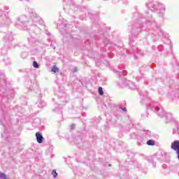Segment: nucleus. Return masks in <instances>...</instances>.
Instances as JSON below:
<instances>
[{
    "label": "nucleus",
    "instance_id": "1",
    "mask_svg": "<svg viewBox=\"0 0 179 179\" xmlns=\"http://www.w3.org/2000/svg\"><path fill=\"white\" fill-rule=\"evenodd\" d=\"M147 7L150 10H159V13H164L166 10L164 5L160 4L156 1H149L147 3Z\"/></svg>",
    "mask_w": 179,
    "mask_h": 179
},
{
    "label": "nucleus",
    "instance_id": "2",
    "mask_svg": "<svg viewBox=\"0 0 179 179\" xmlns=\"http://www.w3.org/2000/svg\"><path fill=\"white\" fill-rule=\"evenodd\" d=\"M151 110L157 113L159 117H167V113H166L164 109L162 108V106L158 102H155L151 106Z\"/></svg>",
    "mask_w": 179,
    "mask_h": 179
},
{
    "label": "nucleus",
    "instance_id": "3",
    "mask_svg": "<svg viewBox=\"0 0 179 179\" xmlns=\"http://www.w3.org/2000/svg\"><path fill=\"white\" fill-rule=\"evenodd\" d=\"M167 96L169 99H171L172 100H176V99H178V92L176 91H172L168 93Z\"/></svg>",
    "mask_w": 179,
    "mask_h": 179
},
{
    "label": "nucleus",
    "instance_id": "4",
    "mask_svg": "<svg viewBox=\"0 0 179 179\" xmlns=\"http://www.w3.org/2000/svg\"><path fill=\"white\" fill-rule=\"evenodd\" d=\"M36 141L38 143H43V141H44V137L39 132L36 133Z\"/></svg>",
    "mask_w": 179,
    "mask_h": 179
},
{
    "label": "nucleus",
    "instance_id": "5",
    "mask_svg": "<svg viewBox=\"0 0 179 179\" xmlns=\"http://www.w3.org/2000/svg\"><path fill=\"white\" fill-rule=\"evenodd\" d=\"M143 135L145 136V138H149L150 136V131H149V130H144Z\"/></svg>",
    "mask_w": 179,
    "mask_h": 179
},
{
    "label": "nucleus",
    "instance_id": "6",
    "mask_svg": "<svg viewBox=\"0 0 179 179\" xmlns=\"http://www.w3.org/2000/svg\"><path fill=\"white\" fill-rule=\"evenodd\" d=\"M98 92L100 96H103V94H104V92L103 91V87H99Z\"/></svg>",
    "mask_w": 179,
    "mask_h": 179
},
{
    "label": "nucleus",
    "instance_id": "7",
    "mask_svg": "<svg viewBox=\"0 0 179 179\" xmlns=\"http://www.w3.org/2000/svg\"><path fill=\"white\" fill-rule=\"evenodd\" d=\"M147 145L149 146H153V145H155V141L152 140H149L147 141Z\"/></svg>",
    "mask_w": 179,
    "mask_h": 179
},
{
    "label": "nucleus",
    "instance_id": "8",
    "mask_svg": "<svg viewBox=\"0 0 179 179\" xmlns=\"http://www.w3.org/2000/svg\"><path fill=\"white\" fill-rule=\"evenodd\" d=\"M0 178L1 179H8V176L3 173H0Z\"/></svg>",
    "mask_w": 179,
    "mask_h": 179
},
{
    "label": "nucleus",
    "instance_id": "9",
    "mask_svg": "<svg viewBox=\"0 0 179 179\" xmlns=\"http://www.w3.org/2000/svg\"><path fill=\"white\" fill-rule=\"evenodd\" d=\"M52 175L53 176L54 178H57V177L58 176V173H57V171H55V169L52 171Z\"/></svg>",
    "mask_w": 179,
    "mask_h": 179
},
{
    "label": "nucleus",
    "instance_id": "10",
    "mask_svg": "<svg viewBox=\"0 0 179 179\" xmlns=\"http://www.w3.org/2000/svg\"><path fill=\"white\" fill-rule=\"evenodd\" d=\"M59 71V69H58L56 66H53L52 68V72H58Z\"/></svg>",
    "mask_w": 179,
    "mask_h": 179
},
{
    "label": "nucleus",
    "instance_id": "11",
    "mask_svg": "<svg viewBox=\"0 0 179 179\" xmlns=\"http://www.w3.org/2000/svg\"><path fill=\"white\" fill-rule=\"evenodd\" d=\"M33 66L34 68H38L39 67L38 63H37V62H34Z\"/></svg>",
    "mask_w": 179,
    "mask_h": 179
},
{
    "label": "nucleus",
    "instance_id": "12",
    "mask_svg": "<svg viewBox=\"0 0 179 179\" xmlns=\"http://www.w3.org/2000/svg\"><path fill=\"white\" fill-rule=\"evenodd\" d=\"M158 50H159V51H162V50H163V45H159V46H158Z\"/></svg>",
    "mask_w": 179,
    "mask_h": 179
},
{
    "label": "nucleus",
    "instance_id": "13",
    "mask_svg": "<svg viewBox=\"0 0 179 179\" xmlns=\"http://www.w3.org/2000/svg\"><path fill=\"white\" fill-rule=\"evenodd\" d=\"M73 72H78V69L75 67L73 70Z\"/></svg>",
    "mask_w": 179,
    "mask_h": 179
},
{
    "label": "nucleus",
    "instance_id": "14",
    "mask_svg": "<svg viewBox=\"0 0 179 179\" xmlns=\"http://www.w3.org/2000/svg\"><path fill=\"white\" fill-rule=\"evenodd\" d=\"M71 129H75V124H71Z\"/></svg>",
    "mask_w": 179,
    "mask_h": 179
},
{
    "label": "nucleus",
    "instance_id": "15",
    "mask_svg": "<svg viewBox=\"0 0 179 179\" xmlns=\"http://www.w3.org/2000/svg\"><path fill=\"white\" fill-rule=\"evenodd\" d=\"M122 110V111H127V108H120Z\"/></svg>",
    "mask_w": 179,
    "mask_h": 179
},
{
    "label": "nucleus",
    "instance_id": "16",
    "mask_svg": "<svg viewBox=\"0 0 179 179\" xmlns=\"http://www.w3.org/2000/svg\"><path fill=\"white\" fill-rule=\"evenodd\" d=\"M62 24H64V27H66V24L65 22H62Z\"/></svg>",
    "mask_w": 179,
    "mask_h": 179
},
{
    "label": "nucleus",
    "instance_id": "17",
    "mask_svg": "<svg viewBox=\"0 0 179 179\" xmlns=\"http://www.w3.org/2000/svg\"><path fill=\"white\" fill-rule=\"evenodd\" d=\"M146 106H147L148 108H149V103H146Z\"/></svg>",
    "mask_w": 179,
    "mask_h": 179
},
{
    "label": "nucleus",
    "instance_id": "18",
    "mask_svg": "<svg viewBox=\"0 0 179 179\" xmlns=\"http://www.w3.org/2000/svg\"><path fill=\"white\" fill-rule=\"evenodd\" d=\"M30 13H33V10L30 9Z\"/></svg>",
    "mask_w": 179,
    "mask_h": 179
},
{
    "label": "nucleus",
    "instance_id": "19",
    "mask_svg": "<svg viewBox=\"0 0 179 179\" xmlns=\"http://www.w3.org/2000/svg\"><path fill=\"white\" fill-rule=\"evenodd\" d=\"M162 36H164V33L162 31Z\"/></svg>",
    "mask_w": 179,
    "mask_h": 179
},
{
    "label": "nucleus",
    "instance_id": "20",
    "mask_svg": "<svg viewBox=\"0 0 179 179\" xmlns=\"http://www.w3.org/2000/svg\"><path fill=\"white\" fill-rule=\"evenodd\" d=\"M149 22H150L149 20H147V23H149Z\"/></svg>",
    "mask_w": 179,
    "mask_h": 179
},
{
    "label": "nucleus",
    "instance_id": "21",
    "mask_svg": "<svg viewBox=\"0 0 179 179\" xmlns=\"http://www.w3.org/2000/svg\"><path fill=\"white\" fill-rule=\"evenodd\" d=\"M108 166H109V167H111V164H108Z\"/></svg>",
    "mask_w": 179,
    "mask_h": 179
},
{
    "label": "nucleus",
    "instance_id": "22",
    "mask_svg": "<svg viewBox=\"0 0 179 179\" xmlns=\"http://www.w3.org/2000/svg\"><path fill=\"white\" fill-rule=\"evenodd\" d=\"M61 26H62V24H59V27H61Z\"/></svg>",
    "mask_w": 179,
    "mask_h": 179
},
{
    "label": "nucleus",
    "instance_id": "23",
    "mask_svg": "<svg viewBox=\"0 0 179 179\" xmlns=\"http://www.w3.org/2000/svg\"><path fill=\"white\" fill-rule=\"evenodd\" d=\"M178 97H179V90H178Z\"/></svg>",
    "mask_w": 179,
    "mask_h": 179
}]
</instances>
